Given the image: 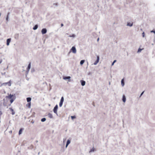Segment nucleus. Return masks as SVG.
<instances>
[{
	"mask_svg": "<svg viewBox=\"0 0 155 155\" xmlns=\"http://www.w3.org/2000/svg\"><path fill=\"white\" fill-rule=\"evenodd\" d=\"M71 51H72L74 54H75L76 53V50L75 47L73 46L72 47L69 53H70Z\"/></svg>",
	"mask_w": 155,
	"mask_h": 155,
	"instance_id": "nucleus-1",
	"label": "nucleus"
},
{
	"mask_svg": "<svg viewBox=\"0 0 155 155\" xmlns=\"http://www.w3.org/2000/svg\"><path fill=\"white\" fill-rule=\"evenodd\" d=\"M58 109V105H56L55 107H54L53 109V111L54 113L56 114L57 115H58L57 114V110Z\"/></svg>",
	"mask_w": 155,
	"mask_h": 155,
	"instance_id": "nucleus-2",
	"label": "nucleus"
},
{
	"mask_svg": "<svg viewBox=\"0 0 155 155\" xmlns=\"http://www.w3.org/2000/svg\"><path fill=\"white\" fill-rule=\"evenodd\" d=\"M64 98L63 97H61V101H60V102L59 103V106L60 107H62V104H63V102H64Z\"/></svg>",
	"mask_w": 155,
	"mask_h": 155,
	"instance_id": "nucleus-3",
	"label": "nucleus"
},
{
	"mask_svg": "<svg viewBox=\"0 0 155 155\" xmlns=\"http://www.w3.org/2000/svg\"><path fill=\"white\" fill-rule=\"evenodd\" d=\"M11 81H10L9 82H6V83H3L1 84V86L4 85H6L7 84H8L9 86H11V84L10 82Z\"/></svg>",
	"mask_w": 155,
	"mask_h": 155,
	"instance_id": "nucleus-4",
	"label": "nucleus"
},
{
	"mask_svg": "<svg viewBox=\"0 0 155 155\" xmlns=\"http://www.w3.org/2000/svg\"><path fill=\"white\" fill-rule=\"evenodd\" d=\"M47 30L46 28H42L41 31V32L43 34H45L46 33Z\"/></svg>",
	"mask_w": 155,
	"mask_h": 155,
	"instance_id": "nucleus-5",
	"label": "nucleus"
},
{
	"mask_svg": "<svg viewBox=\"0 0 155 155\" xmlns=\"http://www.w3.org/2000/svg\"><path fill=\"white\" fill-rule=\"evenodd\" d=\"M99 56H97V60L96 61H95L94 63V65H96L99 62Z\"/></svg>",
	"mask_w": 155,
	"mask_h": 155,
	"instance_id": "nucleus-6",
	"label": "nucleus"
},
{
	"mask_svg": "<svg viewBox=\"0 0 155 155\" xmlns=\"http://www.w3.org/2000/svg\"><path fill=\"white\" fill-rule=\"evenodd\" d=\"M67 37H73L74 38L75 36V35L74 34H72L71 35H68V34H66Z\"/></svg>",
	"mask_w": 155,
	"mask_h": 155,
	"instance_id": "nucleus-7",
	"label": "nucleus"
},
{
	"mask_svg": "<svg viewBox=\"0 0 155 155\" xmlns=\"http://www.w3.org/2000/svg\"><path fill=\"white\" fill-rule=\"evenodd\" d=\"M71 77L70 76H68V77H65V76H63V79L64 80H69L71 78Z\"/></svg>",
	"mask_w": 155,
	"mask_h": 155,
	"instance_id": "nucleus-8",
	"label": "nucleus"
},
{
	"mask_svg": "<svg viewBox=\"0 0 155 155\" xmlns=\"http://www.w3.org/2000/svg\"><path fill=\"white\" fill-rule=\"evenodd\" d=\"M7 97L9 99H12V98H15L14 95L11 94H10Z\"/></svg>",
	"mask_w": 155,
	"mask_h": 155,
	"instance_id": "nucleus-9",
	"label": "nucleus"
},
{
	"mask_svg": "<svg viewBox=\"0 0 155 155\" xmlns=\"http://www.w3.org/2000/svg\"><path fill=\"white\" fill-rule=\"evenodd\" d=\"M9 109L11 110L12 112V115H13L15 114V111L12 108H9Z\"/></svg>",
	"mask_w": 155,
	"mask_h": 155,
	"instance_id": "nucleus-10",
	"label": "nucleus"
},
{
	"mask_svg": "<svg viewBox=\"0 0 155 155\" xmlns=\"http://www.w3.org/2000/svg\"><path fill=\"white\" fill-rule=\"evenodd\" d=\"M122 101L123 102L125 103L126 101V98L125 96L124 95L123 96Z\"/></svg>",
	"mask_w": 155,
	"mask_h": 155,
	"instance_id": "nucleus-11",
	"label": "nucleus"
},
{
	"mask_svg": "<svg viewBox=\"0 0 155 155\" xmlns=\"http://www.w3.org/2000/svg\"><path fill=\"white\" fill-rule=\"evenodd\" d=\"M81 84L82 86H84L85 85V81H83V80H81Z\"/></svg>",
	"mask_w": 155,
	"mask_h": 155,
	"instance_id": "nucleus-12",
	"label": "nucleus"
},
{
	"mask_svg": "<svg viewBox=\"0 0 155 155\" xmlns=\"http://www.w3.org/2000/svg\"><path fill=\"white\" fill-rule=\"evenodd\" d=\"M38 25H35L34 27H33V29L34 30H36L38 28Z\"/></svg>",
	"mask_w": 155,
	"mask_h": 155,
	"instance_id": "nucleus-13",
	"label": "nucleus"
},
{
	"mask_svg": "<svg viewBox=\"0 0 155 155\" xmlns=\"http://www.w3.org/2000/svg\"><path fill=\"white\" fill-rule=\"evenodd\" d=\"M11 39H7V45L8 46L9 45V43L11 42Z\"/></svg>",
	"mask_w": 155,
	"mask_h": 155,
	"instance_id": "nucleus-14",
	"label": "nucleus"
},
{
	"mask_svg": "<svg viewBox=\"0 0 155 155\" xmlns=\"http://www.w3.org/2000/svg\"><path fill=\"white\" fill-rule=\"evenodd\" d=\"M30 68H31V63H30L29 64L28 66V68H27V71L28 72L29 71V70Z\"/></svg>",
	"mask_w": 155,
	"mask_h": 155,
	"instance_id": "nucleus-15",
	"label": "nucleus"
},
{
	"mask_svg": "<svg viewBox=\"0 0 155 155\" xmlns=\"http://www.w3.org/2000/svg\"><path fill=\"white\" fill-rule=\"evenodd\" d=\"M133 25V23H131L130 22H128L127 25L130 26V27H131Z\"/></svg>",
	"mask_w": 155,
	"mask_h": 155,
	"instance_id": "nucleus-16",
	"label": "nucleus"
},
{
	"mask_svg": "<svg viewBox=\"0 0 155 155\" xmlns=\"http://www.w3.org/2000/svg\"><path fill=\"white\" fill-rule=\"evenodd\" d=\"M121 84L122 86L123 87L124 85V79H122L121 81Z\"/></svg>",
	"mask_w": 155,
	"mask_h": 155,
	"instance_id": "nucleus-17",
	"label": "nucleus"
},
{
	"mask_svg": "<svg viewBox=\"0 0 155 155\" xmlns=\"http://www.w3.org/2000/svg\"><path fill=\"white\" fill-rule=\"evenodd\" d=\"M48 115V117L51 118H53V115L49 113Z\"/></svg>",
	"mask_w": 155,
	"mask_h": 155,
	"instance_id": "nucleus-18",
	"label": "nucleus"
},
{
	"mask_svg": "<svg viewBox=\"0 0 155 155\" xmlns=\"http://www.w3.org/2000/svg\"><path fill=\"white\" fill-rule=\"evenodd\" d=\"M27 100L28 102H30V101L31 100V98L30 97H28L27 98Z\"/></svg>",
	"mask_w": 155,
	"mask_h": 155,
	"instance_id": "nucleus-19",
	"label": "nucleus"
},
{
	"mask_svg": "<svg viewBox=\"0 0 155 155\" xmlns=\"http://www.w3.org/2000/svg\"><path fill=\"white\" fill-rule=\"evenodd\" d=\"M84 62H85L84 60H81L80 62V64L81 65H82L84 63Z\"/></svg>",
	"mask_w": 155,
	"mask_h": 155,
	"instance_id": "nucleus-20",
	"label": "nucleus"
},
{
	"mask_svg": "<svg viewBox=\"0 0 155 155\" xmlns=\"http://www.w3.org/2000/svg\"><path fill=\"white\" fill-rule=\"evenodd\" d=\"M23 130V129L22 128H21V129L19 131V133H18V134L19 135H20L21 134V133H22V130Z\"/></svg>",
	"mask_w": 155,
	"mask_h": 155,
	"instance_id": "nucleus-21",
	"label": "nucleus"
},
{
	"mask_svg": "<svg viewBox=\"0 0 155 155\" xmlns=\"http://www.w3.org/2000/svg\"><path fill=\"white\" fill-rule=\"evenodd\" d=\"M143 49H141L140 48H139L137 51V53H139L141 51L143 50Z\"/></svg>",
	"mask_w": 155,
	"mask_h": 155,
	"instance_id": "nucleus-22",
	"label": "nucleus"
},
{
	"mask_svg": "<svg viewBox=\"0 0 155 155\" xmlns=\"http://www.w3.org/2000/svg\"><path fill=\"white\" fill-rule=\"evenodd\" d=\"M27 106H28L29 108H30L31 107V102L28 103V104H27Z\"/></svg>",
	"mask_w": 155,
	"mask_h": 155,
	"instance_id": "nucleus-23",
	"label": "nucleus"
},
{
	"mask_svg": "<svg viewBox=\"0 0 155 155\" xmlns=\"http://www.w3.org/2000/svg\"><path fill=\"white\" fill-rule=\"evenodd\" d=\"M46 120V118H42V119H41V121L42 122H43L45 121Z\"/></svg>",
	"mask_w": 155,
	"mask_h": 155,
	"instance_id": "nucleus-24",
	"label": "nucleus"
},
{
	"mask_svg": "<svg viewBox=\"0 0 155 155\" xmlns=\"http://www.w3.org/2000/svg\"><path fill=\"white\" fill-rule=\"evenodd\" d=\"M95 151V149L94 148H93L89 152H93Z\"/></svg>",
	"mask_w": 155,
	"mask_h": 155,
	"instance_id": "nucleus-25",
	"label": "nucleus"
},
{
	"mask_svg": "<svg viewBox=\"0 0 155 155\" xmlns=\"http://www.w3.org/2000/svg\"><path fill=\"white\" fill-rule=\"evenodd\" d=\"M11 100H10V102L11 103H12L13 102V101H14V100L15 99V98H12V99H11Z\"/></svg>",
	"mask_w": 155,
	"mask_h": 155,
	"instance_id": "nucleus-26",
	"label": "nucleus"
},
{
	"mask_svg": "<svg viewBox=\"0 0 155 155\" xmlns=\"http://www.w3.org/2000/svg\"><path fill=\"white\" fill-rule=\"evenodd\" d=\"M71 143V141L69 140H68L67 141L66 144H69Z\"/></svg>",
	"mask_w": 155,
	"mask_h": 155,
	"instance_id": "nucleus-27",
	"label": "nucleus"
},
{
	"mask_svg": "<svg viewBox=\"0 0 155 155\" xmlns=\"http://www.w3.org/2000/svg\"><path fill=\"white\" fill-rule=\"evenodd\" d=\"M71 118L72 120H73L74 119L76 118V117L75 116H71Z\"/></svg>",
	"mask_w": 155,
	"mask_h": 155,
	"instance_id": "nucleus-28",
	"label": "nucleus"
},
{
	"mask_svg": "<svg viewBox=\"0 0 155 155\" xmlns=\"http://www.w3.org/2000/svg\"><path fill=\"white\" fill-rule=\"evenodd\" d=\"M116 61V60H115L111 64V66H113L114 64V63Z\"/></svg>",
	"mask_w": 155,
	"mask_h": 155,
	"instance_id": "nucleus-29",
	"label": "nucleus"
},
{
	"mask_svg": "<svg viewBox=\"0 0 155 155\" xmlns=\"http://www.w3.org/2000/svg\"><path fill=\"white\" fill-rule=\"evenodd\" d=\"M151 32L153 33L154 34H155V30H152L150 31Z\"/></svg>",
	"mask_w": 155,
	"mask_h": 155,
	"instance_id": "nucleus-30",
	"label": "nucleus"
},
{
	"mask_svg": "<svg viewBox=\"0 0 155 155\" xmlns=\"http://www.w3.org/2000/svg\"><path fill=\"white\" fill-rule=\"evenodd\" d=\"M8 19H9V17L8 16H7L6 18V21H8Z\"/></svg>",
	"mask_w": 155,
	"mask_h": 155,
	"instance_id": "nucleus-31",
	"label": "nucleus"
},
{
	"mask_svg": "<svg viewBox=\"0 0 155 155\" xmlns=\"http://www.w3.org/2000/svg\"><path fill=\"white\" fill-rule=\"evenodd\" d=\"M144 92V91H143L141 93V94H140V97L142 96V95L143 94Z\"/></svg>",
	"mask_w": 155,
	"mask_h": 155,
	"instance_id": "nucleus-32",
	"label": "nucleus"
},
{
	"mask_svg": "<svg viewBox=\"0 0 155 155\" xmlns=\"http://www.w3.org/2000/svg\"><path fill=\"white\" fill-rule=\"evenodd\" d=\"M144 35H145L144 32H143L142 33V36L143 37H144Z\"/></svg>",
	"mask_w": 155,
	"mask_h": 155,
	"instance_id": "nucleus-33",
	"label": "nucleus"
},
{
	"mask_svg": "<svg viewBox=\"0 0 155 155\" xmlns=\"http://www.w3.org/2000/svg\"><path fill=\"white\" fill-rule=\"evenodd\" d=\"M54 5H55L56 6H58V4L57 3H54L53 4Z\"/></svg>",
	"mask_w": 155,
	"mask_h": 155,
	"instance_id": "nucleus-34",
	"label": "nucleus"
},
{
	"mask_svg": "<svg viewBox=\"0 0 155 155\" xmlns=\"http://www.w3.org/2000/svg\"><path fill=\"white\" fill-rule=\"evenodd\" d=\"M10 13L9 12H8V14H7V16H8L9 17V15H10Z\"/></svg>",
	"mask_w": 155,
	"mask_h": 155,
	"instance_id": "nucleus-35",
	"label": "nucleus"
},
{
	"mask_svg": "<svg viewBox=\"0 0 155 155\" xmlns=\"http://www.w3.org/2000/svg\"><path fill=\"white\" fill-rule=\"evenodd\" d=\"M35 71V70L34 69H31V72H33Z\"/></svg>",
	"mask_w": 155,
	"mask_h": 155,
	"instance_id": "nucleus-36",
	"label": "nucleus"
},
{
	"mask_svg": "<svg viewBox=\"0 0 155 155\" xmlns=\"http://www.w3.org/2000/svg\"><path fill=\"white\" fill-rule=\"evenodd\" d=\"M68 145L69 144H66V147H65L66 148L68 147Z\"/></svg>",
	"mask_w": 155,
	"mask_h": 155,
	"instance_id": "nucleus-37",
	"label": "nucleus"
},
{
	"mask_svg": "<svg viewBox=\"0 0 155 155\" xmlns=\"http://www.w3.org/2000/svg\"><path fill=\"white\" fill-rule=\"evenodd\" d=\"M63 25H63V24L61 23V27H62V26H63Z\"/></svg>",
	"mask_w": 155,
	"mask_h": 155,
	"instance_id": "nucleus-38",
	"label": "nucleus"
},
{
	"mask_svg": "<svg viewBox=\"0 0 155 155\" xmlns=\"http://www.w3.org/2000/svg\"><path fill=\"white\" fill-rule=\"evenodd\" d=\"M2 60H0V64H1L2 63Z\"/></svg>",
	"mask_w": 155,
	"mask_h": 155,
	"instance_id": "nucleus-39",
	"label": "nucleus"
},
{
	"mask_svg": "<svg viewBox=\"0 0 155 155\" xmlns=\"http://www.w3.org/2000/svg\"><path fill=\"white\" fill-rule=\"evenodd\" d=\"M96 35L95 33H93V35Z\"/></svg>",
	"mask_w": 155,
	"mask_h": 155,
	"instance_id": "nucleus-40",
	"label": "nucleus"
},
{
	"mask_svg": "<svg viewBox=\"0 0 155 155\" xmlns=\"http://www.w3.org/2000/svg\"><path fill=\"white\" fill-rule=\"evenodd\" d=\"M99 40V39H97V42H98Z\"/></svg>",
	"mask_w": 155,
	"mask_h": 155,
	"instance_id": "nucleus-41",
	"label": "nucleus"
},
{
	"mask_svg": "<svg viewBox=\"0 0 155 155\" xmlns=\"http://www.w3.org/2000/svg\"><path fill=\"white\" fill-rule=\"evenodd\" d=\"M97 39H99V37H98V38H97Z\"/></svg>",
	"mask_w": 155,
	"mask_h": 155,
	"instance_id": "nucleus-42",
	"label": "nucleus"
},
{
	"mask_svg": "<svg viewBox=\"0 0 155 155\" xmlns=\"http://www.w3.org/2000/svg\"><path fill=\"white\" fill-rule=\"evenodd\" d=\"M5 74V73H3V74Z\"/></svg>",
	"mask_w": 155,
	"mask_h": 155,
	"instance_id": "nucleus-43",
	"label": "nucleus"
},
{
	"mask_svg": "<svg viewBox=\"0 0 155 155\" xmlns=\"http://www.w3.org/2000/svg\"><path fill=\"white\" fill-rule=\"evenodd\" d=\"M39 153H40V152H39V153H38V155H39Z\"/></svg>",
	"mask_w": 155,
	"mask_h": 155,
	"instance_id": "nucleus-44",
	"label": "nucleus"
}]
</instances>
